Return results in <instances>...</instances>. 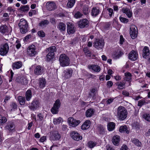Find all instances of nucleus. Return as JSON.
<instances>
[{
    "label": "nucleus",
    "mask_w": 150,
    "mask_h": 150,
    "mask_svg": "<svg viewBox=\"0 0 150 150\" xmlns=\"http://www.w3.org/2000/svg\"><path fill=\"white\" fill-rule=\"evenodd\" d=\"M38 35L40 37H44L45 36V34L41 30L38 32Z\"/></svg>",
    "instance_id": "5fc2aeb1"
},
{
    "label": "nucleus",
    "mask_w": 150,
    "mask_h": 150,
    "mask_svg": "<svg viewBox=\"0 0 150 150\" xmlns=\"http://www.w3.org/2000/svg\"><path fill=\"white\" fill-rule=\"evenodd\" d=\"M88 8L87 7H85L83 8V11L84 14H87L88 13Z\"/></svg>",
    "instance_id": "052dcab7"
},
{
    "label": "nucleus",
    "mask_w": 150,
    "mask_h": 150,
    "mask_svg": "<svg viewBox=\"0 0 150 150\" xmlns=\"http://www.w3.org/2000/svg\"><path fill=\"white\" fill-rule=\"evenodd\" d=\"M125 77L124 78L125 80L129 81L131 79V75L129 72H127L125 73Z\"/></svg>",
    "instance_id": "a19ab883"
},
{
    "label": "nucleus",
    "mask_w": 150,
    "mask_h": 150,
    "mask_svg": "<svg viewBox=\"0 0 150 150\" xmlns=\"http://www.w3.org/2000/svg\"><path fill=\"white\" fill-rule=\"evenodd\" d=\"M120 137L118 135L114 136L112 139L113 144L115 145H118L120 141Z\"/></svg>",
    "instance_id": "cd10ccee"
},
{
    "label": "nucleus",
    "mask_w": 150,
    "mask_h": 150,
    "mask_svg": "<svg viewBox=\"0 0 150 150\" xmlns=\"http://www.w3.org/2000/svg\"><path fill=\"white\" fill-rule=\"evenodd\" d=\"M130 34L132 39L135 38L137 34V28L134 26L132 25L130 28Z\"/></svg>",
    "instance_id": "6e6552de"
},
{
    "label": "nucleus",
    "mask_w": 150,
    "mask_h": 150,
    "mask_svg": "<svg viewBox=\"0 0 150 150\" xmlns=\"http://www.w3.org/2000/svg\"><path fill=\"white\" fill-rule=\"evenodd\" d=\"M67 32L68 33L73 34L75 31L73 24L70 22L67 23Z\"/></svg>",
    "instance_id": "f3484780"
},
{
    "label": "nucleus",
    "mask_w": 150,
    "mask_h": 150,
    "mask_svg": "<svg viewBox=\"0 0 150 150\" xmlns=\"http://www.w3.org/2000/svg\"><path fill=\"white\" fill-rule=\"evenodd\" d=\"M106 149L107 150H114L113 148L109 145L106 146Z\"/></svg>",
    "instance_id": "774afa93"
},
{
    "label": "nucleus",
    "mask_w": 150,
    "mask_h": 150,
    "mask_svg": "<svg viewBox=\"0 0 150 150\" xmlns=\"http://www.w3.org/2000/svg\"><path fill=\"white\" fill-rule=\"evenodd\" d=\"M142 117L146 120L150 121V114L145 113L142 115Z\"/></svg>",
    "instance_id": "c03bdc74"
},
{
    "label": "nucleus",
    "mask_w": 150,
    "mask_h": 150,
    "mask_svg": "<svg viewBox=\"0 0 150 150\" xmlns=\"http://www.w3.org/2000/svg\"><path fill=\"white\" fill-rule=\"evenodd\" d=\"M0 32L4 34L8 32L7 27L6 25H2L0 27Z\"/></svg>",
    "instance_id": "79ce46f5"
},
{
    "label": "nucleus",
    "mask_w": 150,
    "mask_h": 150,
    "mask_svg": "<svg viewBox=\"0 0 150 150\" xmlns=\"http://www.w3.org/2000/svg\"><path fill=\"white\" fill-rule=\"evenodd\" d=\"M127 112L125 108L122 106L118 107L117 109V117L121 120H124L127 116Z\"/></svg>",
    "instance_id": "f257e3e1"
},
{
    "label": "nucleus",
    "mask_w": 150,
    "mask_h": 150,
    "mask_svg": "<svg viewBox=\"0 0 150 150\" xmlns=\"http://www.w3.org/2000/svg\"><path fill=\"white\" fill-rule=\"evenodd\" d=\"M37 117L38 118V120L41 121L42 120L43 118V116L42 114L40 113L37 115Z\"/></svg>",
    "instance_id": "bf43d9fd"
},
{
    "label": "nucleus",
    "mask_w": 150,
    "mask_h": 150,
    "mask_svg": "<svg viewBox=\"0 0 150 150\" xmlns=\"http://www.w3.org/2000/svg\"><path fill=\"white\" fill-rule=\"evenodd\" d=\"M59 61L61 66L63 67L68 66L70 64L69 57L64 54H62L60 55Z\"/></svg>",
    "instance_id": "f03ea898"
},
{
    "label": "nucleus",
    "mask_w": 150,
    "mask_h": 150,
    "mask_svg": "<svg viewBox=\"0 0 150 150\" xmlns=\"http://www.w3.org/2000/svg\"><path fill=\"white\" fill-rule=\"evenodd\" d=\"M78 24L79 27L83 28L88 25V21L86 19H83L78 22Z\"/></svg>",
    "instance_id": "f8f14e48"
},
{
    "label": "nucleus",
    "mask_w": 150,
    "mask_h": 150,
    "mask_svg": "<svg viewBox=\"0 0 150 150\" xmlns=\"http://www.w3.org/2000/svg\"><path fill=\"white\" fill-rule=\"evenodd\" d=\"M43 68L40 66L38 65L35 68L34 73L35 74L37 75L42 74L44 72Z\"/></svg>",
    "instance_id": "4468645a"
},
{
    "label": "nucleus",
    "mask_w": 150,
    "mask_h": 150,
    "mask_svg": "<svg viewBox=\"0 0 150 150\" xmlns=\"http://www.w3.org/2000/svg\"><path fill=\"white\" fill-rule=\"evenodd\" d=\"M48 50L49 52L48 53L54 55V52L56 51V48L55 46H52L48 48Z\"/></svg>",
    "instance_id": "58836bf2"
},
{
    "label": "nucleus",
    "mask_w": 150,
    "mask_h": 150,
    "mask_svg": "<svg viewBox=\"0 0 150 150\" xmlns=\"http://www.w3.org/2000/svg\"><path fill=\"white\" fill-rule=\"evenodd\" d=\"M143 56L144 58H146L147 56L150 54V51L149 47L147 46H145L143 50Z\"/></svg>",
    "instance_id": "5701e85b"
},
{
    "label": "nucleus",
    "mask_w": 150,
    "mask_h": 150,
    "mask_svg": "<svg viewBox=\"0 0 150 150\" xmlns=\"http://www.w3.org/2000/svg\"><path fill=\"white\" fill-rule=\"evenodd\" d=\"M56 5L55 2L53 1L48 2L46 5L47 8L49 10H52L56 8Z\"/></svg>",
    "instance_id": "dca6fc26"
},
{
    "label": "nucleus",
    "mask_w": 150,
    "mask_h": 150,
    "mask_svg": "<svg viewBox=\"0 0 150 150\" xmlns=\"http://www.w3.org/2000/svg\"><path fill=\"white\" fill-rule=\"evenodd\" d=\"M108 129L109 131H112L115 128V124L113 122L109 123L108 125Z\"/></svg>",
    "instance_id": "c9c22d12"
},
{
    "label": "nucleus",
    "mask_w": 150,
    "mask_h": 150,
    "mask_svg": "<svg viewBox=\"0 0 150 150\" xmlns=\"http://www.w3.org/2000/svg\"><path fill=\"white\" fill-rule=\"evenodd\" d=\"M31 35L30 34L28 35L24 38L23 40L27 42L31 38Z\"/></svg>",
    "instance_id": "13d9d810"
},
{
    "label": "nucleus",
    "mask_w": 150,
    "mask_h": 150,
    "mask_svg": "<svg viewBox=\"0 0 150 150\" xmlns=\"http://www.w3.org/2000/svg\"><path fill=\"white\" fill-rule=\"evenodd\" d=\"M113 85V83L111 81H108L107 82V85L109 87H111Z\"/></svg>",
    "instance_id": "0e129e2a"
},
{
    "label": "nucleus",
    "mask_w": 150,
    "mask_h": 150,
    "mask_svg": "<svg viewBox=\"0 0 150 150\" xmlns=\"http://www.w3.org/2000/svg\"><path fill=\"white\" fill-rule=\"evenodd\" d=\"M83 15L79 12H77L74 15V17L76 18H80L82 17Z\"/></svg>",
    "instance_id": "3c124183"
},
{
    "label": "nucleus",
    "mask_w": 150,
    "mask_h": 150,
    "mask_svg": "<svg viewBox=\"0 0 150 150\" xmlns=\"http://www.w3.org/2000/svg\"><path fill=\"white\" fill-rule=\"evenodd\" d=\"M127 147L126 145H123L121 148L120 150H127Z\"/></svg>",
    "instance_id": "338daca9"
},
{
    "label": "nucleus",
    "mask_w": 150,
    "mask_h": 150,
    "mask_svg": "<svg viewBox=\"0 0 150 150\" xmlns=\"http://www.w3.org/2000/svg\"><path fill=\"white\" fill-rule=\"evenodd\" d=\"M76 0H68L67 6L69 8H71L74 5Z\"/></svg>",
    "instance_id": "473e14b6"
},
{
    "label": "nucleus",
    "mask_w": 150,
    "mask_h": 150,
    "mask_svg": "<svg viewBox=\"0 0 150 150\" xmlns=\"http://www.w3.org/2000/svg\"><path fill=\"white\" fill-rule=\"evenodd\" d=\"M40 105V100L37 99H35L33 101L31 105L29 106V108L31 110H34L39 108Z\"/></svg>",
    "instance_id": "1a4fd4ad"
},
{
    "label": "nucleus",
    "mask_w": 150,
    "mask_h": 150,
    "mask_svg": "<svg viewBox=\"0 0 150 150\" xmlns=\"http://www.w3.org/2000/svg\"><path fill=\"white\" fill-rule=\"evenodd\" d=\"M7 121L6 118L0 115V124L5 122Z\"/></svg>",
    "instance_id": "09e8293b"
},
{
    "label": "nucleus",
    "mask_w": 150,
    "mask_h": 150,
    "mask_svg": "<svg viewBox=\"0 0 150 150\" xmlns=\"http://www.w3.org/2000/svg\"><path fill=\"white\" fill-rule=\"evenodd\" d=\"M103 45V42L102 40H97L95 42L94 46L97 49L102 48Z\"/></svg>",
    "instance_id": "412c9836"
},
{
    "label": "nucleus",
    "mask_w": 150,
    "mask_h": 150,
    "mask_svg": "<svg viewBox=\"0 0 150 150\" xmlns=\"http://www.w3.org/2000/svg\"><path fill=\"white\" fill-rule=\"evenodd\" d=\"M124 38H123L122 36L121 35L120 36V44H122L124 41Z\"/></svg>",
    "instance_id": "e2e57ef3"
},
{
    "label": "nucleus",
    "mask_w": 150,
    "mask_h": 150,
    "mask_svg": "<svg viewBox=\"0 0 150 150\" xmlns=\"http://www.w3.org/2000/svg\"><path fill=\"white\" fill-rule=\"evenodd\" d=\"M123 54V53L120 50H117L113 52L112 56L115 59H117L119 58Z\"/></svg>",
    "instance_id": "4be33fe9"
},
{
    "label": "nucleus",
    "mask_w": 150,
    "mask_h": 150,
    "mask_svg": "<svg viewBox=\"0 0 150 150\" xmlns=\"http://www.w3.org/2000/svg\"><path fill=\"white\" fill-rule=\"evenodd\" d=\"M132 143L138 147H141L142 146L141 142L137 139L133 138L132 139Z\"/></svg>",
    "instance_id": "f704fd0d"
},
{
    "label": "nucleus",
    "mask_w": 150,
    "mask_h": 150,
    "mask_svg": "<svg viewBox=\"0 0 150 150\" xmlns=\"http://www.w3.org/2000/svg\"><path fill=\"white\" fill-rule=\"evenodd\" d=\"M49 22L47 20L42 21L39 24L40 25L41 27H43L48 24Z\"/></svg>",
    "instance_id": "49530a36"
},
{
    "label": "nucleus",
    "mask_w": 150,
    "mask_h": 150,
    "mask_svg": "<svg viewBox=\"0 0 150 150\" xmlns=\"http://www.w3.org/2000/svg\"><path fill=\"white\" fill-rule=\"evenodd\" d=\"M61 136L57 132H53L50 137V140L51 141L59 140Z\"/></svg>",
    "instance_id": "ddd939ff"
},
{
    "label": "nucleus",
    "mask_w": 150,
    "mask_h": 150,
    "mask_svg": "<svg viewBox=\"0 0 150 150\" xmlns=\"http://www.w3.org/2000/svg\"><path fill=\"white\" fill-rule=\"evenodd\" d=\"M83 51L86 56L89 57L91 56V52L88 50V48L86 47L84 48L83 49Z\"/></svg>",
    "instance_id": "37998d69"
},
{
    "label": "nucleus",
    "mask_w": 150,
    "mask_h": 150,
    "mask_svg": "<svg viewBox=\"0 0 150 150\" xmlns=\"http://www.w3.org/2000/svg\"><path fill=\"white\" fill-rule=\"evenodd\" d=\"M16 81L19 82L23 84H26L27 83V81L25 77L23 76L22 77H18L16 79Z\"/></svg>",
    "instance_id": "bb28decb"
},
{
    "label": "nucleus",
    "mask_w": 150,
    "mask_h": 150,
    "mask_svg": "<svg viewBox=\"0 0 150 150\" xmlns=\"http://www.w3.org/2000/svg\"><path fill=\"white\" fill-rule=\"evenodd\" d=\"M119 131L121 133L126 132L128 134L129 132V131L127 129V128L126 126H121L119 128Z\"/></svg>",
    "instance_id": "2f4dec72"
},
{
    "label": "nucleus",
    "mask_w": 150,
    "mask_h": 150,
    "mask_svg": "<svg viewBox=\"0 0 150 150\" xmlns=\"http://www.w3.org/2000/svg\"><path fill=\"white\" fill-rule=\"evenodd\" d=\"M46 81L45 79L40 78L39 79V87L41 88H43L45 86Z\"/></svg>",
    "instance_id": "7c9ffc66"
},
{
    "label": "nucleus",
    "mask_w": 150,
    "mask_h": 150,
    "mask_svg": "<svg viewBox=\"0 0 150 150\" xmlns=\"http://www.w3.org/2000/svg\"><path fill=\"white\" fill-rule=\"evenodd\" d=\"M58 28L61 31H64L66 30V25L64 23L61 22L59 23L58 26Z\"/></svg>",
    "instance_id": "4c0bfd02"
},
{
    "label": "nucleus",
    "mask_w": 150,
    "mask_h": 150,
    "mask_svg": "<svg viewBox=\"0 0 150 150\" xmlns=\"http://www.w3.org/2000/svg\"><path fill=\"white\" fill-rule=\"evenodd\" d=\"M100 12L98 8L93 7L91 10V14L93 16L95 17L99 14Z\"/></svg>",
    "instance_id": "393cba45"
},
{
    "label": "nucleus",
    "mask_w": 150,
    "mask_h": 150,
    "mask_svg": "<svg viewBox=\"0 0 150 150\" xmlns=\"http://www.w3.org/2000/svg\"><path fill=\"white\" fill-rule=\"evenodd\" d=\"M18 25L20 29V31L22 33H25L28 30V24L27 21L24 19H21Z\"/></svg>",
    "instance_id": "7ed1b4c3"
},
{
    "label": "nucleus",
    "mask_w": 150,
    "mask_h": 150,
    "mask_svg": "<svg viewBox=\"0 0 150 150\" xmlns=\"http://www.w3.org/2000/svg\"><path fill=\"white\" fill-rule=\"evenodd\" d=\"M117 85L118 86V88L119 89H122L124 87V84L122 83H117Z\"/></svg>",
    "instance_id": "6e6d98bb"
},
{
    "label": "nucleus",
    "mask_w": 150,
    "mask_h": 150,
    "mask_svg": "<svg viewBox=\"0 0 150 150\" xmlns=\"http://www.w3.org/2000/svg\"><path fill=\"white\" fill-rule=\"evenodd\" d=\"M9 50V46L7 43L1 46L0 47V54L4 56L6 55L8 53Z\"/></svg>",
    "instance_id": "39448f33"
},
{
    "label": "nucleus",
    "mask_w": 150,
    "mask_h": 150,
    "mask_svg": "<svg viewBox=\"0 0 150 150\" xmlns=\"http://www.w3.org/2000/svg\"><path fill=\"white\" fill-rule=\"evenodd\" d=\"M122 12L125 13L127 17L131 18L132 16V12L129 8L127 7H123L122 9Z\"/></svg>",
    "instance_id": "aec40b11"
},
{
    "label": "nucleus",
    "mask_w": 150,
    "mask_h": 150,
    "mask_svg": "<svg viewBox=\"0 0 150 150\" xmlns=\"http://www.w3.org/2000/svg\"><path fill=\"white\" fill-rule=\"evenodd\" d=\"M63 120L61 117H59L57 118H54L53 120V123L55 125H58L62 123Z\"/></svg>",
    "instance_id": "72a5a7b5"
},
{
    "label": "nucleus",
    "mask_w": 150,
    "mask_h": 150,
    "mask_svg": "<svg viewBox=\"0 0 150 150\" xmlns=\"http://www.w3.org/2000/svg\"><path fill=\"white\" fill-rule=\"evenodd\" d=\"M88 145L89 147L92 148L96 146L97 143L93 141H90L88 143Z\"/></svg>",
    "instance_id": "a18cd8bd"
},
{
    "label": "nucleus",
    "mask_w": 150,
    "mask_h": 150,
    "mask_svg": "<svg viewBox=\"0 0 150 150\" xmlns=\"http://www.w3.org/2000/svg\"><path fill=\"white\" fill-rule=\"evenodd\" d=\"M11 107L12 108V109L14 110L17 108V105L15 103H13L11 105Z\"/></svg>",
    "instance_id": "680f3d73"
},
{
    "label": "nucleus",
    "mask_w": 150,
    "mask_h": 150,
    "mask_svg": "<svg viewBox=\"0 0 150 150\" xmlns=\"http://www.w3.org/2000/svg\"><path fill=\"white\" fill-rule=\"evenodd\" d=\"M107 10L110 16V17H112V15H114V13L113 12V10L111 8H108L107 9Z\"/></svg>",
    "instance_id": "603ef678"
},
{
    "label": "nucleus",
    "mask_w": 150,
    "mask_h": 150,
    "mask_svg": "<svg viewBox=\"0 0 150 150\" xmlns=\"http://www.w3.org/2000/svg\"><path fill=\"white\" fill-rule=\"evenodd\" d=\"M95 110L92 109L90 108L87 110L86 112V115L87 117H90L94 114Z\"/></svg>",
    "instance_id": "c85d7f7f"
},
{
    "label": "nucleus",
    "mask_w": 150,
    "mask_h": 150,
    "mask_svg": "<svg viewBox=\"0 0 150 150\" xmlns=\"http://www.w3.org/2000/svg\"><path fill=\"white\" fill-rule=\"evenodd\" d=\"M71 138L75 140L78 141L82 139V137L75 131L72 132L71 133Z\"/></svg>",
    "instance_id": "9b49d317"
},
{
    "label": "nucleus",
    "mask_w": 150,
    "mask_h": 150,
    "mask_svg": "<svg viewBox=\"0 0 150 150\" xmlns=\"http://www.w3.org/2000/svg\"><path fill=\"white\" fill-rule=\"evenodd\" d=\"M73 71L71 69H66L63 72L62 78L65 79L70 78L72 76Z\"/></svg>",
    "instance_id": "20e7f679"
},
{
    "label": "nucleus",
    "mask_w": 150,
    "mask_h": 150,
    "mask_svg": "<svg viewBox=\"0 0 150 150\" xmlns=\"http://www.w3.org/2000/svg\"><path fill=\"white\" fill-rule=\"evenodd\" d=\"M105 127L101 125H99L98 128V132L99 134H103L105 133Z\"/></svg>",
    "instance_id": "e433bc0d"
},
{
    "label": "nucleus",
    "mask_w": 150,
    "mask_h": 150,
    "mask_svg": "<svg viewBox=\"0 0 150 150\" xmlns=\"http://www.w3.org/2000/svg\"><path fill=\"white\" fill-rule=\"evenodd\" d=\"M18 101L21 105H23L25 103V99L24 97L19 96L18 97Z\"/></svg>",
    "instance_id": "ea45409f"
},
{
    "label": "nucleus",
    "mask_w": 150,
    "mask_h": 150,
    "mask_svg": "<svg viewBox=\"0 0 150 150\" xmlns=\"http://www.w3.org/2000/svg\"><path fill=\"white\" fill-rule=\"evenodd\" d=\"M46 140V137L45 136L42 137L40 139V141L41 142H43Z\"/></svg>",
    "instance_id": "69168bd1"
},
{
    "label": "nucleus",
    "mask_w": 150,
    "mask_h": 150,
    "mask_svg": "<svg viewBox=\"0 0 150 150\" xmlns=\"http://www.w3.org/2000/svg\"><path fill=\"white\" fill-rule=\"evenodd\" d=\"M22 66L21 62L18 61L13 63L12 66L13 69H17L21 68Z\"/></svg>",
    "instance_id": "a878e982"
},
{
    "label": "nucleus",
    "mask_w": 150,
    "mask_h": 150,
    "mask_svg": "<svg viewBox=\"0 0 150 150\" xmlns=\"http://www.w3.org/2000/svg\"><path fill=\"white\" fill-rule=\"evenodd\" d=\"M54 55L50 53H48L46 56V59L48 61H50L54 57Z\"/></svg>",
    "instance_id": "de8ad7c7"
},
{
    "label": "nucleus",
    "mask_w": 150,
    "mask_h": 150,
    "mask_svg": "<svg viewBox=\"0 0 150 150\" xmlns=\"http://www.w3.org/2000/svg\"><path fill=\"white\" fill-rule=\"evenodd\" d=\"M91 122L89 120H87L85 121L82 125L81 129L83 130H85L88 129L90 126Z\"/></svg>",
    "instance_id": "b1692460"
},
{
    "label": "nucleus",
    "mask_w": 150,
    "mask_h": 150,
    "mask_svg": "<svg viewBox=\"0 0 150 150\" xmlns=\"http://www.w3.org/2000/svg\"><path fill=\"white\" fill-rule=\"evenodd\" d=\"M29 9V7L27 5L24 6L21 8V11L23 12L28 11Z\"/></svg>",
    "instance_id": "8fccbe9b"
},
{
    "label": "nucleus",
    "mask_w": 150,
    "mask_h": 150,
    "mask_svg": "<svg viewBox=\"0 0 150 150\" xmlns=\"http://www.w3.org/2000/svg\"><path fill=\"white\" fill-rule=\"evenodd\" d=\"M80 122V121L76 120L72 117H69L68 119V123L69 125L73 127L76 126Z\"/></svg>",
    "instance_id": "9d476101"
},
{
    "label": "nucleus",
    "mask_w": 150,
    "mask_h": 150,
    "mask_svg": "<svg viewBox=\"0 0 150 150\" xmlns=\"http://www.w3.org/2000/svg\"><path fill=\"white\" fill-rule=\"evenodd\" d=\"M28 54L30 57L35 56L37 54L35 46L34 45H31L29 46L27 49Z\"/></svg>",
    "instance_id": "423d86ee"
},
{
    "label": "nucleus",
    "mask_w": 150,
    "mask_h": 150,
    "mask_svg": "<svg viewBox=\"0 0 150 150\" xmlns=\"http://www.w3.org/2000/svg\"><path fill=\"white\" fill-rule=\"evenodd\" d=\"M60 105V100L59 99L57 100L54 103L53 107L51 109V112L53 114H56L57 113Z\"/></svg>",
    "instance_id": "0eeeda50"
},
{
    "label": "nucleus",
    "mask_w": 150,
    "mask_h": 150,
    "mask_svg": "<svg viewBox=\"0 0 150 150\" xmlns=\"http://www.w3.org/2000/svg\"><path fill=\"white\" fill-rule=\"evenodd\" d=\"M138 57V54L137 52L134 51H132L129 54V58L132 61L136 60Z\"/></svg>",
    "instance_id": "2eb2a0df"
},
{
    "label": "nucleus",
    "mask_w": 150,
    "mask_h": 150,
    "mask_svg": "<svg viewBox=\"0 0 150 150\" xmlns=\"http://www.w3.org/2000/svg\"><path fill=\"white\" fill-rule=\"evenodd\" d=\"M32 97L31 91L30 90L27 91L25 93V97L27 101L30 100Z\"/></svg>",
    "instance_id": "c756f323"
},
{
    "label": "nucleus",
    "mask_w": 150,
    "mask_h": 150,
    "mask_svg": "<svg viewBox=\"0 0 150 150\" xmlns=\"http://www.w3.org/2000/svg\"><path fill=\"white\" fill-rule=\"evenodd\" d=\"M88 68L90 71L94 72H99L100 70V67L96 65H90L88 66Z\"/></svg>",
    "instance_id": "6ab92c4d"
},
{
    "label": "nucleus",
    "mask_w": 150,
    "mask_h": 150,
    "mask_svg": "<svg viewBox=\"0 0 150 150\" xmlns=\"http://www.w3.org/2000/svg\"><path fill=\"white\" fill-rule=\"evenodd\" d=\"M146 103L145 100L144 99L139 100L138 102V105L139 106H142V105H144Z\"/></svg>",
    "instance_id": "4d7b16f0"
},
{
    "label": "nucleus",
    "mask_w": 150,
    "mask_h": 150,
    "mask_svg": "<svg viewBox=\"0 0 150 150\" xmlns=\"http://www.w3.org/2000/svg\"><path fill=\"white\" fill-rule=\"evenodd\" d=\"M120 19L121 22L125 23H127L129 21L128 19L122 17H120Z\"/></svg>",
    "instance_id": "864d4df0"
},
{
    "label": "nucleus",
    "mask_w": 150,
    "mask_h": 150,
    "mask_svg": "<svg viewBox=\"0 0 150 150\" xmlns=\"http://www.w3.org/2000/svg\"><path fill=\"white\" fill-rule=\"evenodd\" d=\"M6 129L9 132H13L15 130L14 124L12 123H8L5 126Z\"/></svg>",
    "instance_id": "a211bd4d"
}]
</instances>
